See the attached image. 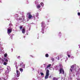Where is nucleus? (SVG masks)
<instances>
[{
	"mask_svg": "<svg viewBox=\"0 0 80 80\" xmlns=\"http://www.w3.org/2000/svg\"><path fill=\"white\" fill-rule=\"evenodd\" d=\"M31 57H33L32 56H31Z\"/></svg>",
	"mask_w": 80,
	"mask_h": 80,
	"instance_id": "nucleus-47",
	"label": "nucleus"
},
{
	"mask_svg": "<svg viewBox=\"0 0 80 80\" xmlns=\"http://www.w3.org/2000/svg\"><path fill=\"white\" fill-rule=\"evenodd\" d=\"M7 70H9L10 71V67L9 66H8L7 67Z\"/></svg>",
	"mask_w": 80,
	"mask_h": 80,
	"instance_id": "nucleus-14",
	"label": "nucleus"
},
{
	"mask_svg": "<svg viewBox=\"0 0 80 80\" xmlns=\"http://www.w3.org/2000/svg\"><path fill=\"white\" fill-rule=\"evenodd\" d=\"M27 2H28V1H27Z\"/></svg>",
	"mask_w": 80,
	"mask_h": 80,
	"instance_id": "nucleus-51",
	"label": "nucleus"
},
{
	"mask_svg": "<svg viewBox=\"0 0 80 80\" xmlns=\"http://www.w3.org/2000/svg\"><path fill=\"white\" fill-rule=\"evenodd\" d=\"M7 62H4L3 64L4 65H7Z\"/></svg>",
	"mask_w": 80,
	"mask_h": 80,
	"instance_id": "nucleus-31",
	"label": "nucleus"
},
{
	"mask_svg": "<svg viewBox=\"0 0 80 80\" xmlns=\"http://www.w3.org/2000/svg\"><path fill=\"white\" fill-rule=\"evenodd\" d=\"M49 72V70H47L46 72V76L45 77V79H48V76H49V75H50Z\"/></svg>",
	"mask_w": 80,
	"mask_h": 80,
	"instance_id": "nucleus-5",
	"label": "nucleus"
},
{
	"mask_svg": "<svg viewBox=\"0 0 80 80\" xmlns=\"http://www.w3.org/2000/svg\"><path fill=\"white\" fill-rule=\"evenodd\" d=\"M25 32V29L23 28L22 30V33L24 34Z\"/></svg>",
	"mask_w": 80,
	"mask_h": 80,
	"instance_id": "nucleus-12",
	"label": "nucleus"
},
{
	"mask_svg": "<svg viewBox=\"0 0 80 80\" xmlns=\"http://www.w3.org/2000/svg\"><path fill=\"white\" fill-rule=\"evenodd\" d=\"M11 50H13V48H12V49H11Z\"/></svg>",
	"mask_w": 80,
	"mask_h": 80,
	"instance_id": "nucleus-45",
	"label": "nucleus"
},
{
	"mask_svg": "<svg viewBox=\"0 0 80 80\" xmlns=\"http://www.w3.org/2000/svg\"><path fill=\"white\" fill-rule=\"evenodd\" d=\"M16 64H17V62H15L14 65H16L15 67H16V69H17V68H18V66H17Z\"/></svg>",
	"mask_w": 80,
	"mask_h": 80,
	"instance_id": "nucleus-20",
	"label": "nucleus"
},
{
	"mask_svg": "<svg viewBox=\"0 0 80 80\" xmlns=\"http://www.w3.org/2000/svg\"><path fill=\"white\" fill-rule=\"evenodd\" d=\"M19 28H20V30H22V26H20L19 27Z\"/></svg>",
	"mask_w": 80,
	"mask_h": 80,
	"instance_id": "nucleus-33",
	"label": "nucleus"
},
{
	"mask_svg": "<svg viewBox=\"0 0 80 80\" xmlns=\"http://www.w3.org/2000/svg\"><path fill=\"white\" fill-rule=\"evenodd\" d=\"M38 13L37 12V13H36V17H38Z\"/></svg>",
	"mask_w": 80,
	"mask_h": 80,
	"instance_id": "nucleus-28",
	"label": "nucleus"
},
{
	"mask_svg": "<svg viewBox=\"0 0 80 80\" xmlns=\"http://www.w3.org/2000/svg\"><path fill=\"white\" fill-rule=\"evenodd\" d=\"M16 73H17L16 76L17 77H19L20 73V71H18L17 69L16 70Z\"/></svg>",
	"mask_w": 80,
	"mask_h": 80,
	"instance_id": "nucleus-10",
	"label": "nucleus"
},
{
	"mask_svg": "<svg viewBox=\"0 0 80 80\" xmlns=\"http://www.w3.org/2000/svg\"><path fill=\"white\" fill-rule=\"evenodd\" d=\"M20 66L21 68H25V64H23L22 62L20 63Z\"/></svg>",
	"mask_w": 80,
	"mask_h": 80,
	"instance_id": "nucleus-8",
	"label": "nucleus"
},
{
	"mask_svg": "<svg viewBox=\"0 0 80 80\" xmlns=\"http://www.w3.org/2000/svg\"><path fill=\"white\" fill-rule=\"evenodd\" d=\"M4 60L6 62H8V60L7 59H6L5 58H4Z\"/></svg>",
	"mask_w": 80,
	"mask_h": 80,
	"instance_id": "nucleus-23",
	"label": "nucleus"
},
{
	"mask_svg": "<svg viewBox=\"0 0 80 80\" xmlns=\"http://www.w3.org/2000/svg\"><path fill=\"white\" fill-rule=\"evenodd\" d=\"M41 74L42 76L43 75H44V74H43V72H41Z\"/></svg>",
	"mask_w": 80,
	"mask_h": 80,
	"instance_id": "nucleus-29",
	"label": "nucleus"
},
{
	"mask_svg": "<svg viewBox=\"0 0 80 80\" xmlns=\"http://www.w3.org/2000/svg\"><path fill=\"white\" fill-rule=\"evenodd\" d=\"M28 27H29V30H30V27H31V26H30V24H29Z\"/></svg>",
	"mask_w": 80,
	"mask_h": 80,
	"instance_id": "nucleus-25",
	"label": "nucleus"
},
{
	"mask_svg": "<svg viewBox=\"0 0 80 80\" xmlns=\"http://www.w3.org/2000/svg\"><path fill=\"white\" fill-rule=\"evenodd\" d=\"M12 29H13V28L11 27H9L8 28V35L12 32Z\"/></svg>",
	"mask_w": 80,
	"mask_h": 80,
	"instance_id": "nucleus-7",
	"label": "nucleus"
},
{
	"mask_svg": "<svg viewBox=\"0 0 80 80\" xmlns=\"http://www.w3.org/2000/svg\"><path fill=\"white\" fill-rule=\"evenodd\" d=\"M24 38H25V37L24 36Z\"/></svg>",
	"mask_w": 80,
	"mask_h": 80,
	"instance_id": "nucleus-48",
	"label": "nucleus"
},
{
	"mask_svg": "<svg viewBox=\"0 0 80 80\" xmlns=\"http://www.w3.org/2000/svg\"><path fill=\"white\" fill-rule=\"evenodd\" d=\"M4 57H5V58H6V57H7V53H5L4 54Z\"/></svg>",
	"mask_w": 80,
	"mask_h": 80,
	"instance_id": "nucleus-22",
	"label": "nucleus"
},
{
	"mask_svg": "<svg viewBox=\"0 0 80 80\" xmlns=\"http://www.w3.org/2000/svg\"><path fill=\"white\" fill-rule=\"evenodd\" d=\"M28 19H27V21H28Z\"/></svg>",
	"mask_w": 80,
	"mask_h": 80,
	"instance_id": "nucleus-46",
	"label": "nucleus"
},
{
	"mask_svg": "<svg viewBox=\"0 0 80 80\" xmlns=\"http://www.w3.org/2000/svg\"><path fill=\"white\" fill-rule=\"evenodd\" d=\"M27 3H28V2Z\"/></svg>",
	"mask_w": 80,
	"mask_h": 80,
	"instance_id": "nucleus-52",
	"label": "nucleus"
},
{
	"mask_svg": "<svg viewBox=\"0 0 80 80\" xmlns=\"http://www.w3.org/2000/svg\"><path fill=\"white\" fill-rule=\"evenodd\" d=\"M15 18L17 19V20H21L22 22H23L25 21V16L22 15V18H19V17L18 15H15Z\"/></svg>",
	"mask_w": 80,
	"mask_h": 80,
	"instance_id": "nucleus-2",
	"label": "nucleus"
},
{
	"mask_svg": "<svg viewBox=\"0 0 80 80\" xmlns=\"http://www.w3.org/2000/svg\"><path fill=\"white\" fill-rule=\"evenodd\" d=\"M53 80H57V79H56V78H53Z\"/></svg>",
	"mask_w": 80,
	"mask_h": 80,
	"instance_id": "nucleus-38",
	"label": "nucleus"
},
{
	"mask_svg": "<svg viewBox=\"0 0 80 80\" xmlns=\"http://www.w3.org/2000/svg\"><path fill=\"white\" fill-rule=\"evenodd\" d=\"M78 80H80V79L78 78Z\"/></svg>",
	"mask_w": 80,
	"mask_h": 80,
	"instance_id": "nucleus-44",
	"label": "nucleus"
},
{
	"mask_svg": "<svg viewBox=\"0 0 80 80\" xmlns=\"http://www.w3.org/2000/svg\"><path fill=\"white\" fill-rule=\"evenodd\" d=\"M32 17L34 18V19H35V15H33Z\"/></svg>",
	"mask_w": 80,
	"mask_h": 80,
	"instance_id": "nucleus-32",
	"label": "nucleus"
},
{
	"mask_svg": "<svg viewBox=\"0 0 80 80\" xmlns=\"http://www.w3.org/2000/svg\"><path fill=\"white\" fill-rule=\"evenodd\" d=\"M9 27H12V26H13V25H12V24L11 23H10L9 24Z\"/></svg>",
	"mask_w": 80,
	"mask_h": 80,
	"instance_id": "nucleus-26",
	"label": "nucleus"
},
{
	"mask_svg": "<svg viewBox=\"0 0 80 80\" xmlns=\"http://www.w3.org/2000/svg\"><path fill=\"white\" fill-rule=\"evenodd\" d=\"M0 70L2 71V67L0 66Z\"/></svg>",
	"mask_w": 80,
	"mask_h": 80,
	"instance_id": "nucleus-27",
	"label": "nucleus"
},
{
	"mask_svg": "<svg viewBox=\"0 0 80 80\" xmlns=\"http://www.w3.org/2000/svg\"><path fill=\"white\" fill-rule=\"evenodd\" d=\"M51 60L52 61V62H54V61H55V59H54L53 58H52Z\"/></svg>",
	"mask_w": 80,
	"mask_h": 80,
	"instance_id": "nucleus-30",
	"label": "nucleus"
},
{
	"mask_svg": "<svg viewBox=\"0 0 80 80\" xmlns=\"http://www.w3.org/2000/svg\"><path fill=\"white\" fill-rule=\"evenodd\" d=\"M12 80H17V78L16 77H15L13 78H12Z\"/></svg>",
	"mask_w": 80,
	"mask_h": 80,
	"instance_id": "nucleus-19",
	"label": "nucleus"
},
{
	"mask_svg": "<svg viewBox=\"0 0 80 80\" xmlns=\"http://www.w3.org/2000/svg\"><path fill=\"white\" fill-rule=\"evenodd\" d=\"M45 56L46 57L48 58L49 57V55L48 54H46L45 55Z\"/></svg>",
	"mask_w": 80,
	"mask_h": 80,
	"instance_id": "nucleus-21",
	"label": "nucleus"
},
{
	"mask_svg": "<svg viewBox=\"0 0 80 80\" xmlns=\"http://www.w3.org/2000/svg\"><path fill=\"white\" fill-rule=\"evenodd\" d=\"M41 7V6L40 5H38L37 6V8L38 9H39Z\"/></svg>",
	"mask_w": 80,
	"mask_h": 80,
	"instance_id": "nucleus-15",
	"label": "nucleus"
},
{
	"mask_svg": "<svg viewBox=\"0 0 80 80\" xmlns=\"http://www.w3.org/2000/svg\"><path fill=\"white\" fill-rule=\"evenodd\" d=\"M60 58H62V55H60Z\"/></svg>",
	"mask_w": 80,
	"mask_h": 80,
	"instance_id": "nucleus-41",
	"label": "nucleus"
},
{
	"mask_svg": "<svg viewBox=\"0 0 80 80\" xmlns=\"http://www.w3.org/2000/svg\"><path fill=\"white\" fill-rule=\"evenodd\" d=\"M39 10H40V11H41V10H42V8H40L39 9Z\"/></svg>",
	"mask_w": 80,
	"mask_h": 80,
	"instance_id": "nucleus-42",
	"label": "nucleus"
},
{
	"mask_svg": "<svg viewBox=\"0 0 80 80\" xmlns=\"http://www.w3.org/2000/svg\"><path fill=\"white\" fill-rule=\"evenodd\" d=\"M27 15L28 16V18L30 19L32 18V16L31 15V13L30 12H28L27 13Z\"/></svg>",
	"mask_w": 80,
	"mask_h": 80,
	"instance_id": "nucleus-9",
	"label": "nucleus"
},
{
	"mask_svg": "<svg viewBox=\"0 0 80 80\" xmlns=\"http://www.w3.org/2000/svg\"><path fill=\"white\" fill-rule=\"evenodd\" d=\"M60 67H61L59 70L60 73H62V74H63L64 73V70L63 69V66L62 65H60Z\"/></svg>",
	"mask_w": 80,
	"mask_h": 80,
	"instance_id": "nucleus-6",
	"label": "nucleus"
},
{
	"mask_svg": "<svg viewBox=\"0 0 80 80\" xmlns=\"http://www.w3.org/2000/svg\"><path fill=\"white\" fill-rule=\"evenodd\" d=\"M41 27H42V33H44V29L45 28V22H42L41 23Z\"/></svg>",
	"mask_w": 80,
	"mask_h": 80,
	"instance_id": "nucleus-4",
	"label": "nucleus"
},
{
	"mask_svg": "<svg viewBox=\"0 0 80 80\" xmlns=\"http://www.w3.org/2000/svg\"><path fill=\"white\" fill-rule=\"evenodd\" d=\"M10 72V71L7 70L5 72V77L3 79L4 80H7V78H8V73Z\"/></svg>",
	"mask_w": 80,
	"mask_h": 80,
	"instance_id": "nucleus-3",
	"label": "nucleus"
},
{
	"mask_svg": "<svg viewBox=\"0 0 80 80\" xmlns=\"http://www.w3.org/2000/svg\"><path fill=\"white\" fill-rule=\"evenodd\" d=\"M20 58V56H19L17 57V58Z\"/></svg>",
	"mask_w": 80,
	"mask_h": 80,
	"instance_id": "nucleus-40",
	"label": "nucleus"
},
{
	"mask_svg": "<svg viewBox=\"0 0 80 80\" xmlns=\"http://www.w3.org/2000/svg\"><path fill=\"white\" fill-rule=\"evenodd\" d=\"M2 45H1L0 44V52H1L2 53H3V48L2 47Z\"/></svg>",
	"mask_w": 80,
	"mask_h": 80,
	"instance_id": "nucleus-11",
	"label": "nucleus"
},
{
	"mask_svg": "<svg viewBox=\"0 0 80 80\" xmlns=\"http://www.w3.org/2000/svg\"><path fill=\"white\" fill-rule=\"evenodd\" d=\"M19 70L20 71V72H23V69L22 68H20Z\"/></svg>",
	"mask_w": 80,
	"mask_h": 80,
	"instance_id": "nucleus-24",
	"label": "nucleus"
},
{
	"mask_svg": "<svg viewBox=\"0 0 80 80\" xmlns=\"http://www.w3.org/2000/svg\"><path fill=\"white\" fill-rule=\"evenodd\" d=\"M69 53H70V52H69V51H68V52H67V55H69Z\"/></svg>",
	"mask_w": 80,
	"mask_h": 80,
	"instance_id": "nucleus-34",
	"label": "nucleus"
},
{
	"mask_svg": "<svg viewBox=\"0 0 80 80\" xmlns=\"http://www.w3.org/2000/svg\"><path fill=\"white\" fill-rule=\"evenodd\" d=\"M3 62H4V60L0 58V63H3Z\"/></svg>",
	"mask_w": 80,
	"mask_h": 80,
	"instance_id": "nucleus-13",
	"label": "nucleus"
},
{
	"mask_svg": "<svg viewBox=\"0 0 80 80\" xmlns=\"http://www.w3.org/2000/svg\"><path fill=\"white\" fill-rule=\"evenodd\" d=\"M78 15H80V12H78Z\"/></svg>",
	"mask_w": 80,
	"mask_h": 80,
	"instance_id": "nucleus-39",
	"label": "nucleus"
},
{
	"mask_svg": "<svg viewBox=\"0 0 80 80\" xmlns=\"http://www.w3.org/2000/svg\"><path fill=\"white\" fill-rule=\"evenodd\" d=\"M0 2H2V1H1V0H0Z\"/></svg>",
	"mask_w": 80,
	"mask_h": 80,
	"instance_id": "nucleus-43",
	"label": "nucleus"
},
{
	"mask_svg": "<svg viewBox=\"0 0 80 80\" xmlns=\"http://www.w3.org/2000/svg\"><path fill=\"white\" fill-rule=\"evenodd\" d=\"M33 80H35V79H34Z\"/></svg>",
	"mask_w": 80,
	"mask_h": 80,
	"instance_id": "nucleus-49",
	"label": "nucleus"
},
{
	"mask_svg": "<svg viewBox=\"0 0 80 80\" xmlns=\"http://www.w3.org/2000/svg\"><path fill=\"white\" fill-rule=\"evenodd\" d=\"M78 67H77V69H76V70H75V71H77V72H78Z\"/></svg>",
	"mask_w": 80,
	"mask_h": 80,
	"instance_id": "nucleus-36",
	"label": "nucleus"
},
{
	"mask_svg": "<svg viewBox=\"0 0 80 80\" xmlns=\"http://www.w3.org/2000/svg\"><path fill=\"white\" fill-rule=\"evenodd\" d=\"M40 5H41L42 7H43L44 6V4L43 2H41Z\"/></svg>",
	"mask_w": 80,
	"mask_h": 80,
	"instance_id": "nucleus-17",
	"label": "nucleus"
},
{
	"mask_svg": "<svg viewBox=\"0 0 80 80\" xmlns=\"http://www.w3.org/2000/svg\"><path fill=\"white\" fill-rule=\"evenodd\" d=\"M68 56V58H70V55H69V54H68L67 55Z\"/></svg>",
	"mask_w": 80,
	"mask_h": 80,
	"instance_id": "nucleus-35",
	"label": "nucleus"
},
{
	"mask_svg": "<svg viewBox=\"0 0 80 80\" xmlns=\"http://www.w3.org/2000/svg\"><path fill=\"white\" fill-rule=\"evenodd\" d=\"M56 59H58V60H60V57H59V55H58L57 57H56Z\"/></svg>",
	"mask_w": 80,
	"mask_h": 80,
	"instance_id": "nucleus-18",
	"label": "nucleus"
},
{
	"mask_svg": "<svg viewBox=\"0 0 80 80\" xmlns=\"http://www.w3.org/2000/svg\"><path fill=\"white\" fill-rule=\"evenodd\" d=\"M51 66V64H49L47 66V68H45V70H46L47 68H49V67H50Z\"/></svg>",
	"mask_w": 80,
	"mask_h": 80,
	"instance_id": "nucleus-16",
	"label": "nucleus"
},
{
	"mask_svg": "<svg viewBox=\"0 0 80 80\" xmlns=\"http://www.w3.org/2000/svg\"><path fill=\"white\" fill-rule=\"evenodd\" d=\"M76 64H74L71 66L69 71L70 74H72V75H73V77H75V74L73 73H73V69L76 67Z\"/></svg>",
	"mask_w": 80,
	"mask_h": 80,
	"instance_id": "nucleus-1",
	"label": "nucleus"
},
{
	"mask_svg": "<svg viewBox=\"0 0 80 80\" xmlns=\"http://www.w3.org/2000/svg\"><path fill=\"white\" fill-rule=\"evenodd\" d=\"M68 58L66 57V60H65V62H67V60H68Z\"/></svg>",
	"mask_w": 80,
	"mask_h": 80,
	"instance_id": "nucleus-37",
	"label": "nucleus"
},
{
	"mask_svg": "<svg viewBox=\"0 0 80 80\" xmlns=\"http://www.w3.org/2000/svg\"><path fill=\"white\" fill-rule=\"evenodd\" d=\"M61 33V32H59V33Z\"/></svg>",
	"mask_w": 80,
	"mask_h": 80,
	"instance_id": "nucleus-50",
	"label": "nucleus"
}]
</instances>
